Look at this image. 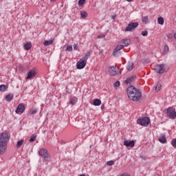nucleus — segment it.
<instances>
[{
	"label": "nucleus",
	"mask_w": 176,
	"mask_h": 176,
	"mask_svg": "<svg viewBox=\"0 0 176 176\" xmlns=\"http://www.w3.org/2000/svg\"><path fill=\"white\" fill-rule=\"evenodd\" d=\"M138 124L140 126H144V127H148L151 123V119L149 117H143L137 120Z\"/></svg>",
	"instance_id": "7"
},
{
	"label": "nucleus",
	"mask_w": 176,
	"mask_h": 176,
	"mask_svg": "<svg viewBox=\"0 0 176 176\" xmlns=\"http://www.w3.org/2000/svg\"><path fill=\"white\" fill-rule=\"evenodd\" d=\"M112 20H115L116 19V15L111 16Z\"/></svg>",
	"instance_id": "40"
},
{
	"label": "nucleus",
	"mask_w": 176,
	"mask_h": 176,
	"mask_svg": "<svg viewBox=\"0 0 176 176\" xmlns=\"http://www.w3.org/2000/svg\"><path fill=\"white\" fill-rule=\"evenodd\" d=\"M54 42V39L45 41L43 43L44 46H50Z\"/></svg>",
	"instance_id": "18"
},
{
	"label": "nucleus",
	"mask_w": 176,
	"mask_h": 176,
	"mask_svg": "<svg viewBox=\"0 0 176 176\" xmlns=\"http://www.w3.org/2000/svg\"><path fill=\"white\" fill-rule=\"evenodd\" d=\"M37 112H38L37 109H34L32 111L31 115H35V113H36Z\"/></svg>",
	"instance_id": "38"
},
{
	"label": "nucleus",
	"mask_w": 176,
	"mask_h": 176,
	"mask_svg": "<svg viewBox=\"0 0 176 176\" xmlns=\"http://www.w3.org/2000/svg\"><path fill=\"white\" fill-rule=\"evenodd\" d=\"M114 87L117 89V87H119L120 86V81H116L113 84Z\"/></svg>",
	"instance_id": "31"
},
{
	"label": "nucleus",
	"mask_w": 176,
	"mask_h": 176,
	"mask_svg": "<svg viewBox=\"0 0 176 176\" xmlns=\"http://www.w3.org/2000/svg\"><path fill=\"white\" fill-rule=\"evenodd\" d=\"M109 73L111 76H115L116 75V67L115 66L110 67Z\"/></svg>",
	"instance_id": "14"
},
{
	"label": "nucleus",
	"mask_w": 176,
	"mask_h": 176,
	"mask_svg": "<svg viewBox=\"0 0 176 176\" xmlns=\"http://www.w3.org/2000/svg\"><path fill=\"white\" fill-rule=\"evenodd\" d=\"M36 76V72L35 70L32 69L30 70L29 72L28 73V76L26 77V79H32V78H35Z\"/></svg>",
	"instance_id": "11"
},
{
	"label": "nucleus",
	"mask_w": 176,
	"mask_h": 176,
	"mask_svg": "<svg viewBox=\"0 0 176 176\" xmlns=\"http://www.w3.org/2000/svg\"><path fill=\"white\" fill-rule=\"evenodd\" d=\"M24 144V139H21L16 143V148H21V146Z\"/></svg>",
	"instance_id": "23"
},
{
	"label": "nucleus",
	"mask_w": 176,
	"mask_h": 176,
	"mask_svg": "<svg viewBox=\"0 0 176 176\" xmlns=\"http://www.w3.org/2000/svg\"><path fill=\"white\" fill-rule=\"evenodd\" d=\"M171 144L173 146V148H176V138L173 139V140L171 142Z\"/></svg>",
	"instance_id": "32"
},
{
	"label": "nucleus",
	"mask_w": 176,
	"mask_h": 176,
	"mask_svg": "<svg viewBox=\"0 0 176 176\" xmlns=\"http://www.w3.org/2000/svg\"><path fill=\"white\" fill-rule=\"evenodd\" d=\"M158 140L161 144H166L167 142V139H166V135L164 134H162Z\"/></svg>",
	"instance_id": "13"
},
{
	"label": "nucleus",
	"mask_w": 176,
	"mask_h": 176,
	"mask_svg": "<svg viewBox=\"0 0 176 176\" xmlns=\"http://www.w3.org/2000/svg\"><path fill=\"white\" fill-rule=\"evenodd\" d=\"M107 166H113L115 164V162L113 161H109L107 162Z\"/></svg>",
	"instance_id": "36"
},
{
	"label": "nucleus",
	"mask_w": 176,
	"mask_h": 176,
	"mask_svg": "<svg viewBox=\"0 0 176 176\" xmlns=\"http://www.w3.org/2000/svg\"><path fill=\"white\" fill-rule=\"evenodd\" d=\"M38 155L41 157L43 163H47L50 162L51 157L47 149L41 148L38 151Z\"/></svg>",
	"instance_id": "4"
},
{
	"label": "nucleus",
	"mask_w": 176,
	"mask_h": 176,
	"mask_svg": "<svg viewBox=\"0 0 176 176\" xmlns=\"http://www.w3.org/2000/svg\"><path fill=\"white\" fill-rule=\"evenodd\" d=\"M25 111V106L23 104H19L18 107L16 108L15 112L16 113H18L19 115H21L24 113V111Z\"/></svg>",
	"instance_id": "9"
},
{
	"label": "nucleus",
	"mask_w": 176,
	"mask_h": 176,
	"mask_svg": "<svg viewBox=\"0 0 176 176\" xmlns=\"http://www.w3.org/2000/svg\"><path fill=\"white\" fill-rule=\"evenodd\" d=\"M123 47H124V45H117L114 50V52H113V56H115V57H118V56H119L120 50H122Z\"/></svg>",
	"instance_id": "10"
},
{
	"label": "nucleus",
	"mask_w": 176,
	"mask_h": 176,
	"mask_svg": "<svg viewBox=\"0 0 176 176\" xmlns=\"http://www.w3.org/2000/svg\"><path fill=\"white\" fill-rule=\"evenodd\" d=\"M168 66L166 64L157 65L154 67V71L157 74H164L168 71Z\"/></svg>",
	"instance_id": "5"
},
{
	"label": "nucleus",
	"mask_w": 176,
	"mask_h": 176,
	"mask_svg": "<svg viewBox=\"0 0 176 176\" xmlns=\"http://www.w3.org/2000/svg\"><path fill=\"white\" fill-rule=\"evenodd\" d=\"M13 100V95L8 94L6 96V101H12Z\"/></svg>",
	"instance_id": "26"
},
{
	"label": "nucleus",
	"mask_w": 176,
	"mask_h": 176,
	"mask_svg": "<svg viewBox=\"0 0 176 176\" xmlns=\"http://www.w3.org/2000/svg\"><path fill=\"white\" fill-rule=\"evenodd\" d=\"M168 50H169L168 45H165L164 47L163 54H167V53H168Z\"/></svg>",
	"instance_id": "27"
},
{
	"label": "nucleus",
	"mask_w": 176,
	"mask_h": 176,
	"mask_svg": "<svg viewBox=\"0 0 176 176\" xmlns=\"http://www.w3.org/2000/svg\"><path fill=\"white\" fill-rule=\"evenodd\" d=\"M148 16H143L142 17V23H144V24H146L147 21H148Z\"/></svg>",
	"instance_id": "30"
},
{
	"label": "nucleus",
	"mask_w": 176,
	"mask_h": 176,
	"mask_svg": "<svg viewBox=\"0 0 176 176\" xmlns=\"http://www.w3.org/2000/svg\"><path fill=\"white\" fill-rule=\"evenodd\" d=\"M73 47H74V50H78V47H78V44L75 43V44H74Z\"/></svg>",
	"instance_id": "37"
},
{
	"label": "nucleus",
	"mask_w": 176,
	"mask_h": 176,
	"mask_svg": "<svg viewBox=\"0 0 176 176\" xmlns=\"http://www.w3.org/2000/svg\"><path fill=\"white\" fill-rule=\"evenodd\" d=\"M8 85H0V91L1 92H5L6 90H8Z\"/></svg>",
	"instance_id": "21"
},
{
	"label": "nucleus",
	"mask_w": 176,
	"mask_h": 176,
	"mask_svg": "<svg viewBox=\"0 0 176 176\" xmlns=\"http://www.w3.org/2000/svg\"><path fill=\"white\" fill-rule=\"evenodd\" d=\"M162 89V85L160 84H157L156 86H155V90L156 91H159L160 90Z\"/></svg>",
	"instance_id": "29"
},
{
	"label": "nucleus",
	"mask_w": 176,
	"mask_h": 176,
	"mask_svg": "<svg viewBox=\"0 0 176 176\" xmlns=\"http://www.w3.org/2000/svg\"><path fill=\"white\" fill-rule=\"evenodd\" d=\"M94 105L95 107H100V105H101V100H100V99H95L94 100Z\"/></svg>",
	"instance_id": "19"
},
{
	"label": "nucleus",
	"mask_w": 176,
	"mask_h": 176,
	"mask_svg": "<svg viewBox=\"0 0 176 176\" xmlns=\"http://www.w3.org/2000/svg\"><path fill=\"white\" fill-rule=\"evenodd\" d=\"M82 19H86V17H87L88 16V14L87 12H86V11H81L80 13Z\"/></svg>",
	"instance_id": "25"
},
{
	"label": "nucleus",
	"mask_w": 176,
	"mask_h": 176,
	"mask_svg": "<svg viewBox=\"0 0 176 176\" xmlns=\"http://www.w3.org/2000/svg\"><path fill=\"white\" fill-rule=\"evenodd\" d=\"M36 140V134H33L30 139L29 140L30 142H34V141H35Z\"/></svg>",
	"instance_id": "28"
},
{
	"label": "nucleus",
	"mask_w": 176,
	"mask_h": 176,
	"mask_svg": "<svg viewBox=\"0 0 176 176\" xmlns=\"http://www.w3.org/2000/svg\"><path fill=\"white\" fill-rule=\"evenodd\" d=\"M85 2H86V0H79L78 1V6H82L83 3H85Z\"/></svg>",
	"instance_id": "33"
},
{
	"label": "nucleus",
	"mask_w": 176,
	"mask_h": 176,
	"mask_svg": "<svg viewBox=\"0 0 176 176\" xmlns=\"http://www.w3.org/2000/svg\"><path fill=\"white\" fill-rule=\"evenodd\" d=\"M76 102H78V98L74 97L70 99V104H72V105H75Z\"/></svg>",
	"instance_id": "22"
},
{
	"label": "nucleus",
	"mask_w": 176,
	"mask_h": 176,
	"mask_svg": "<svg viewBox=\"0 0 176 176\" xmlns=\"http://www.w3.org/2000/svg\"><path fill=\"white\" fill-rule=\"evenodd\" d=\"M167 36L168 39H171V38H173V34H168Z\"/></svg>",
	"instance_id": "39"
},
{
	"label": "nucleus",
	"mask_w": 176,
	"mask_h": 176,
	"mask_svg": "<svg viewBox=\"0 0 176 176\" xmlns=\"http://www.w3.org/2000/svg\"><path fill=\"white\" fill-rule=\"evenodd\" d=\"M127 2H133V0H126Z\"/></svg>",
	"instance_id": "43"
},
{
	"label": "nucleus",
	"mask_w": 176,
	"mask_h": 176,
	"mask_svg": "<svg viewBox=\"0 0 176 176\" xmlns=\"http://www.w3.org/2000/svg\"><path fill=\"white\" fill-rule=\"evenodd\" d=\"M135 78H137L135 76H133L131 77L128 78L126 80H125V83L126 85H129V83H131V82H134V80H135Z\"/></svg>",
	"instance_id": "15"
},
{
	"label": "nucleus",
	"mask_w": 176,
	"mask_h": 176,
	"mask_svg": "<svg viewBox=\"0 0 176 176\" xmlns=\"http://www.w3.org/2000/svg\"><path fill=\"white\" fill-rule=\"evenodd\" d=\"M66 50H67L68 52H72V45H67L66 47Z\"/></svg>",
	"instance_id": "34"
},
{
	"label": "nucleus",
	"mask_w": 176,
	"mask_h": 176,
	"mask_svg": "<svg viewBox=\"0 0 176 176\" xmlns=\"http://www.w3.org/2000/svg\"><path fill=\"white\" fill-rule=\"evenodd\" d=\"M25 50H30L31 47H32V45H31V43H26L23 45Z\"/></svg>",
	"instance_id": "20"
},
{
	"label": "nucleus",
	"mask_w": 176,
	"mask_h": 176,
	"mask_svg": "<svg viewBox=\"0 0 176 176\" xmlns=\"http://www.w3.org/2000/svg\"><path fill=\"white\" fill-rule=\"evenodd\" d=\"M90 52H87L85 56L81 58L79 61L76 63V68L77 69H83L85 67H86V64H87V60L89 57H90Z\"/></svg>",
	"instance_id": "3"
},
{
	"label": "nucleus",
	"mask_w": 176,
	"mask_h": 176,
	"mask_svg": "<svg viewBox=\"0 0 176 176\" xmlns=\"http://www.w3.org/2000/svg\"><path fill=\"white\" fill-rule=\"evenodd\" d=\"M57 0H50V2H56Z\"/></svg>",
	"instance_id": "42"
},
{
	"label": "nucleus",
	"mask_w": 176,
	"mask_h": 176,
	"mask_svg": "<svg viewBox=\"0 0 176 176\" xmlns=\"http://www.w3.org/2000/svg\"><path fill=\"white\" fill-rule=\"evenodd\" d=\"M127 96L129 100L137 102L141 100L142 94L140 90L137 89L134 86L131 85L127 88Z\"/></svg>",
	"instance_id": "1"
},
{
	"label": "nucleus",
	"mask_w": 176,
	"mask_h": 176,
	"mask_svg": "<svg viewBox=\"0 0 176 176\" xmlns=\"http://www.w3.org/2000/svg\"><path fill=\"white\" fill-rule=\"evenodd\" d=\"M174 38L176 39V33L174 34Z\"/></svg>",
	"instance_id": "44"
},
{
	"label": "nucleus",
	"mask_w": 176,
	"mask_h": 176,
	"mask_svg": "<svg viewBox=\"0 0 176 176\" xmlns=\"http://www.w3.org/2000/svg\"><path fill=\"white\" fill-rule=\"evenodd\" d=\"M101 108H104V107L101 106Z\"/></svg>",
	"instance_id": "45"
},
{
	"label": "nucleus",
	"mask_w": 176,
	"mask_h": 176,
	"mask_svg": "<svg viewBox=\"0 0 176 176\" xmlns=\"http://www.w3.org/2000/svg\"><path fill=\"white\" fill-rule=\"evenodd\" d=\"M134 67V63L133 62H129L128 65L126 66V69L128 71H133V68Z\"/></svg>",
	"instance_id": "17"
},
{
	"label": "nucleus",
	"mask_w": 176,
	"mask_h": 176,
	"mask_svg": "<svg viewBox=\"0 0 176 176\" xmlns=\"http://www.w3.org/2000/svg\"><path fill=\"white\" fill-rule=\"evenodd\" d=\"M138 25H140V23H138V22H131L125 28V31L126 32H131V31H134V30H135V28H137Z\"/></svg>",
	"instance_id": "8"
},
{
	"label": "nucleus",
	"mask_w": 176,
	"mask_h": 176,
	"mask_svg": "<svg viewBox=\"0 0 176 176\" xmlns=\"http://www.w3.org/2000/svg\"><path fill=\"white\" fill-rule=\"evenodd\" d=\"M142 36H148V32L146 30H144L142 32Z\"/></svg>",
	"instance_id": "35"
},
{
	"label": "nucleus",
	"mask_w": 176,
	"mask_h": 176,
	"mask_svg": "<svg viewBox=\"0 0 176 176\" xmlns=\"http://www.w3.org/2000/svg\"><path fill=\"white\" fill-rule=\"evenodd\" d=\"M164 113L167 114L169 119H176V111L175 108L170 107L164 110Z\"/></svg>",
	"instance_id": "6"
},
{
	"label": "nucleus",
	"mask_w": 176,
	"mask_h": 176,
	"mask_svg": "<svg viewBox=\"0 0 176 176\" xmlns=\"http://www.w3.org/2000/svg\"><path fill=\"white\" fill-rule=\"evenodd\" d=\"M10 140V136L8 133H0V155H3L8 148V142Z\"/></svg>",
	"instance_id": "2"
},
{
	"label": "nucleus",
	"mask_w": 176,
	"mask_h": 176,
	"mask_svg": "<svg viewBox=\"0 0 176 176\" xmlns=\"http://www.w3.org/2000/svg\"><path fill=\"white\" fill-rule=\"evenodd\" d=\"M121 43L125 45L126 47L130 45L131 41L129 39L124 38L121 40Z\"/></svg>",
	"instance_id": "16"
},
{
	"label": "nucleus",
	"mask_w": 176,
	"mask_h": 176,
	"mask_svg": "<svg viewBox=\"0 0 176 176\" xmlns=\"http://www.w3.org/2000/svg\"><path fill=\"white\" fill-rule=\"evenodd\" d=\"M158 24L163 25L164 24V19L162 16H160L157 19Z\"/></svg>",
	"instance_id": "24"
},
{
	"label": "nucleus",
	"mask_w": 176,
	"mask_h": 176,
	"mask_svg": "<svg viewBox=\"0 0 176 176\" xmlns=\"http://www.w3.org/2000/svg\"><path fill=\"white\" fill-rule=\"evenodd\" d=\"M105 36V35H104V34H102V35H99L98 36V38H104Z\"/></svg>",
	"instance_id": "41"
},
{
	"label": "nucleus",
	"mask_w": 176,
	"mask_h": 176,
	"mask_svg": "<svg viewBox=\"0 0 176 176\" xmlns=\"http://www.w3.org/2000/svg\"><path fill=\"white\" fill-rule=\"evenodd\" d=\"M101 108H104V107L101 106Z\"/></svg>",
	"instance_id": "46"
},
{
	"label": "nucleus",
	"mask_w": 176,
	"mask_h": 176,
	"mask_svg": "<svg viewBox=\"0 0 176 176\" xmlns=\"http://www.w3.org/2000/svg\"><path fill=\"white\" fill-rule=\"evenodd\" d=\"M124 145L127 147L134 148V140H125L124 142Z\"/></svg>",
	"instance_id": "12"
}]
</instances>
